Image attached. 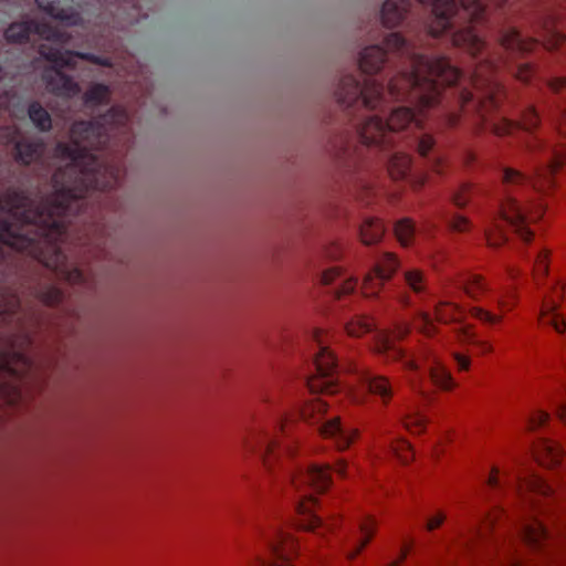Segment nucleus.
I'll return each mask as SVG.
<instances>
[{"label": "nucleus", "mask_w": 566, "mask_h": 566, "mask_svg": "<svg viewBox=\"0 0 566 566\" xmlns=\"http://www.w3.org/2000/svg\"><path fill=\"white\" fill-rule=\"evenodd\" d=\"M31 34H36L41 39L52 42V44L63 45L70 40V35L45 22L28 20L11 23L4 32V38L10 43H27Z\"/></svg>", "instance_id": "obj_7"}, {"label": "nucleus", "mask_w": 566, "mask_h": 566, "mask_svg": "<svg viewBox=\"0 0 566 566\" xmlns=\"http://www.w3.org/2000/svg\"><path fill=\"white\" fill-rule=\"evenodd\" d=\"M511 566H520L517 563H513Z\"/></svg>", "instance_id": "obj_56"}, {"label": "nucleus", "mask_w": 566, "mask_h": 566, "mask_svg": "<svg viewBox=\"0 0 566 566\" xmlns=\"http://www.w3.org/2000/svg\"><path fill=\"white\" fill-rule=\"evenodd\" d=\"M467 160H468V164L469 163H473L474 161V155L473 154H468L467 155Z\"/></svg>", "instance_id": "obj_52"}, {"label": "nucleus", "mask_w": 566, "mask_h": 566, "mask_svg": "<svg viewBox=\"0 0 566 566\" xmlns=\"http://www.w3.org/2000/svg\"><path fill=\"white\" fill-rule=\"evenodd\" d=\"M55 45L42 43L39 46V53L44 60L53 64V66L46 67L43 71L42 81L45 83L46 90L56 96L73 97L80 93L78 84L61 71L63 67H75L76 59H82L101 66H112L109 57L98 56L94 53L63 51Z\"/></svg>", "instance_id": "obj_2"}, {"label": "nucleus", "mask_w": 566, "mask_h": 566, "mask_svg": "<svg viewBox=\"0 0 566 566\" xmlns=\"http://www.w3.org/2000/svg\"><path fill=\"white\" fill-rule=\"evenodd\" d=\"M287 423L285 420H276L269 426L263 422L253 424L240 440V447L243 453H255L262 459L264 467L269 471L274 470L276 462L284 467V461L293 455L294 447L292 442L282 446L279 440V433L285 434Z\"/></svg>", "instance_id": "obj_3"}, {"label": "nucleus", "mask_w": 566, "mask_h": 566, "mask_svg": "<svg viewBox=\"0 0 566 566\" xmlns=\"http://www.w3.org/2000/svg\"><path fill=\"white\" fill-rule=\"evenodd\" d=\"M108 86L102 83H96L84 93L83 99L85 105L96 106L101 104H106L108 102Z\"/></svg>", "instance_id": "obj_26"}, {"label": "nucleus", "mask_w": 566, "mask_h": 566, "mask_svg": "<svg viewBox=\"0 0 566 566\" xmlns=\"http://www.w3.org/2000/svg\"><path fill=\"white\" fill-rule=\"evenodd\" d=\"M28 116L32 124L42 133L50 132L52 128V118L49 112L36 101L28 106Z\"/></svg>", "instance_id": "obj_22"}, {"label": "nucleus", "mask_w": 566, "mask_h": 566, "mask_svg": "<svg viewBox=\"0 0 566 566\" xmlns=\"http://www.w3.org/2000/svg\"><path fill=\"white\" fill-rule=\"evenodd\" d=\"M549 419V415L541 409L534 410L527 418L528 429L535 430L544 426Z\"/></svg>", "instance_id": "obj_34"}, {"label": "nucleus", "mask_w": 566, "mask_h": 566, "mask_svg": "<svg viewBox=\"0 0 566 566\" xmlns=\"http://www.w3.org/2000/svg\"><path fill=\"white\" fill-rule=\"evenodd\" d=\"M316 505L317 502L312 493L301 494L300 499L294 503V510L297 516L294 524L301 530L325 534L332 526L325 524L322 517L314 512Z\"/></svg>", "instance_id": "obj_11"}, {"label": "nucleus", "mask_w": 566, "mask_h": 566, "mask_svg": "<svg viewBox=\"0 0 566 566\" xmlns=\"http://www.w3.org/2000/svg\"><path fill=\"white\" fill-rule=\"evenodd\" d=\"M453 356H454V360L457 363L459 370H468L469 369L470 359L467 356H463L459 353H455Z\"/></svg>", "instance_id": "obj_46"}, {"label": "nucleus", "mask_w": 566, "mask_h": 566, "mask_svg": "<svg viewBox=\"0 0 566 566\" xmlns=\"http://www.w3.org/2000/svg\"><path fill=\"white\" fill-rule=\"evenodd\" d=\"M127 123L128 114L119 107L92 120L75 122L71 143L55 147L67 164L54 171L50 195L31 198L15 187L0 193V272L17 271L19 254H25L72 284L85 282L84 272L69 264L62 243L71 218L83 212L90 192L111 191L119 185V169L104 163L96 151L105 149L113 130ZM40 323L41 314L32 305L23 306L17 290L1 292L0 338L8 348L0 352V373L20 379L32 368L27 349Z\"/></svg>", "instance_id": "obj_1"}, {"label": "nucleus", "mask_w": 566, "mask_h": 566, "mask_svg": "<svg viewBox=\"0 0 566 566\" xmlns=\"http://www.w3.org/2000/svg\"><path fill=\"white\" fill-rule=\"evenodd\" d=\"M394 452L402 463H408L413 458V451L409 442L401 440L392 447Z\"/></svg>", "instance_id": "obj_33"}, {"label": "nucleus", "mask_w": 566, "mask_h": 566, "mask_svg": "<svg viewBox=\"0 0 566 566\" xmlns=\"http://www.w3.org/2000/svg\"><path fill=\"white\" fill-rule=\"evenodd\" d=\"M395 233L401 245H409L415 237L416 227L410 219H401L395 226Z\"/></svg>", "instance_id": "obj_30"}, {"label": "nucleus", "mask_w": 566, "mask_h": 566, "mask_svg": "<svg viewBox=\"0 0 566 566\" xmlns=\"http://www.w3.org/2000/svg\"><path fill=\"white\" fill-rule=\"evenodd\" d=\"M532 74H533V69L528 63L521 64L517 66V77L521 81H523V82L530 81Z\"/></svg>", "instance_id": "obj_43"}, {"label": "nucleus", "mask_w": 566, "mask_h": 566, "mask_svg": "<svg viewBox=\"0 0 566 566\" xmlns=\"http://www.w3.org/2000/svg\"><path fill=\"white\" fill-rule=\"evenodd\" d=\"M265 538L269 557L256 556L251 566H293L291 559L298 549L297 542L279 527L272 528Z\"/></svg>", "instance_id": "obj_8"}, {"label": "nucleus", "mask_w": 566, "mask_h": 566, "mask_svg": "<svg viewBox=\"0 0 566 566\" xmlns=\"http://www.w3.org/2000/svg\"><path fill=\"white\" fill-rule=\"evenodd\" d=\"M562 297L563 289L556 283V285L553 286L552 293L543 296L538 314L539 322L543 325L553 327L558 334H563L566 331V321L557 312Z\"/></svg>", "instance_id": "obj_12"}, {"label": "nucleus", "mask_w": 566, "mask_h": 566, "mask_svg": "<svg viewBox=\"0 0 566 566\" xmlns=\"http://www.w3.org/2000/svg\"><path fill=\"white\" fill-rule=\"evenodd\" d=\"M413 144L417 146L419 155L423 158H428L432 169L437 170V172H440L442 159L437 155L431 156V151L434 147L433 137L428 133H422L415 137Z\"/></svg>", "instance_id": "obj_20"}, {"label": "nucleus", "mask_w": 566, "mask_h": 566, "mask_svg": "<svg viewBox=\"0 0 566 566\" xmlns=\"http://www.w3.org/2000/svg\"><path fill=\"white\" fill-rule=\"evenodd\" d=\"M409 333V327L399 325L392 332L378 331L375 334L374 349L376 353L385 355L387 359L401 360L405 368L416 371L419 369L418 361L408 356L401 347L396 345V340L402 338Z\"/></svg>", "instance_id": "obj_9"}, {"label": "nucleus", "mask_w": 566, "mask_h": 566, "mask_svg": "<svg viewBox=\"0 0 566 566\" xmlns=\"http://www.w3.org/2000/svg\"><path fill=\"white\" fill-rule=\"evenodd\" d=\"M510 483L512 484L513 491L521 494L532 493L543 497H551L555 493L554 488L546 480L536 474H530L524 479L518 476L512 479Z\"/></svg>", "instance_id": "obj_15"}, {"label": "nucleus", "mask_w": 566, "mask_h": 566, "mask_svg": "<svg viewBox=\"0 0 566 566\" xmlns=\"http://www.w3.org/2000/svg\"><path fill=\"white\" fill-rule=\"evenodd\" d=\"M385 232L384 224L378 219H367L360 226V238L365 244L378 242Z\"/></svg>", "instance_id": "obj_24"}, {"label": "nucleus", "mask_w": 566, "mask_h": 566, "mask_svg": "<svg viewBox=\"0 0 566 566\" xmlns=\"http://www.w3.org/2000/svg\"><path fill=\"white\" fill-rule=\"evenodd\" d=\"M410 0H386L380 11L381 22L391 29L403 21L409 12Z\"/></svg>", "instance_id": "obj_17"}, {"label": "nucleus", "mask_w": 566, "mask_h": 566, "mask_svg": "<svg viewBox=\"0 0 566 566\" xmlns=\"http://www.w3.org/2000/svg\"><path fill=\"white\" fill-rule=\"evenodd\" d=\"M312 337L316 345L312 363L315 375L306 376L304 385L313 394H334L340 388L339 366L334 354L324 345L323 332L315 329Z\"/></svg>", "instance_id": "obj_4"}, {"label": "nucleus", "mask_w": 566, "mask_h": 566, "mask_svg": "<svg viewBox=\"0 0 566 566\" xmlns=\"http://www.w3.org/2000/svg\"><path fill=\"white\" fill-rule=\"evenodd\" d=\"M399 261L392 253H384L377 261L375 268L365 276L361 290L365 296L378 294L385 281H388L397 271Z\"/></svg>", "instance_id": "obj_10"}, {"label": "nucleus", "mask_w": 566, "mask_h": 566, "mask_svg": "<svg viewBox=\"0 0 566 566\" xmlns=\"http://www.w3.org/2000/svg\"><path fill=\"white\" fill-rule=\"evenodd\" d=\"M427 418L423 415H416L406 421V427L413 433H420L427 426Z\"/></svg>", "instance_id": "obj_38"}, {"label": "nucleus", "mask_w": 566, "mask_h": 566, "mask_svg": "<svg viewBox=\"0 0 566 566\" xmlns=\"http://www.w3.org/2000/svg\"><path fill=\"white\" fill-rule=\"evenodd\" d=\"M409 552V546L406 544L403 545V547L401 548V555H400V558L397 559V560H394L389 566H399L400 563L402 562V559L407 556Z\"/></svg>", "instance_id": "obj_48"}, {"label": "nucleus", "mask_w": 566, "mask_h": 566, "mask_svg": "<svg viewBox=\"0 0 566 566\" xmlns=\"http://www.w3.org/2000/svg\"><path fill=\"white\" fill-rule=\"evenodd\" d=\"M565 6H566V0H565Z\"/></svg>", "instance_id": "obj_57"}, {"label": "nucleus", "mask_w": 566, "mask_h": 566, "mask_svg": "<svg viewBox=\"0 0 566 566\" xmlns=\"http://www.w3.org/2000/svg\"><path fill=\"white\" fill-rule=\"evenodd\" d=\"M507 274L510 277L515 279L518 275V271L514 268H507Z\"/></svg>", "instance_id": "obj_51"}, {"label": "nucleus", "mask_w": 566, "mask_h": 566, "mask_svg": "<svg viewBox=\"0 0 566 566\" xmlns=\"http://www.w3.org/2000/svg\"><path fill=\"white\" fill-rule=\"evenodd\" d=\"M530 516L534 517L522 524L520 534L526 544L534 548H539L542 543L548 539L549 532L536 513L532 512Z\"/></svg>", "instance_id": "obj_16"}, {"label": "nucleus", "mask_w": 566, "mask_h": 566, "mask_svg": "<svg viewBox=\"0 0 566 566\" xmlns=\"http://www.w3.org/2000/svg\"><path fill=\"white\" fill-rule=\"evenodd\" d=\"M472 191V186L467 184L462 185L459 191L453 195L454 205L458 207H464L470 201Z\"/></svg>", "instance_id": "obj_37"}, {"label": "nucleus", "mask_w": 566, "mask_h": 566, "mask_svg": "<svg viewBox=\"0 0 566 566\" xmlns=\"http://www.w3.org/2000/svg\"><path fill=\"white\" fill-rule=\"evenodd\" d=\"M400 301H401V303H403V304H408V303H409L408 297H407V296H403V295H401V296H400Z\"/></svg>", "instance_id": "obj_53"}, {"label": "nucleus", "mask_w": 566, "mask_h": 566, "mask_svg": "<svg viewBox=\"0 0 566 566\" xmlns=\"http://www.w3.org/2000/svg\"><path fill=\"white\" fill-rule=\"evenodd\" d=\"M444 521V515L442 513L437 514L436 516L431 517L427 524L426 527L428 531H432L437 527H439Z\"/></svg>", "instance_id": "obj_47"}, {"label": "nucleus", "mask_w": 566, "mask_h": 566, "mask_svg": "<svg viewBox=\"0 0 566 566\" xmlns=\"http://www.w3.org/2000/svg\"><path fill=\"white\" fill-rule=\"evenodd\" d=\"M457 333L462 342H471L474 339V334L469 326L462 325Z\"/></svg>", "instance_id": "obj_45"}, {"label": "nucleus", "mask_w": 566, "mask_h": 566, "mask_svg": "<svg viewBox=\"0 0 566 566\" xmlns=\"http://www.w3.org/2000/svg\"><path fill=\"white\" fill-rule=\"evenodd\" d=\"M471 315L483 323L486 324H496L501 321V316L494 315L489 311H485L481 307H472Z\"/></svg>", "instance_id": "obj_36"}, {"label": "nucleus", "mask_w": 566, "mask_h": 566, "mask_svg": "<svg viewBox=\"0 0 566 566\" xmlns=\"http://www.w3.org/2000/svg\"><path fill=\"white\" fill-rule=\"evenodd\" d=\"M375 326L374 319L368 316L356 315L348 323H346L345 328L348 335L358 337L365 333H368Z\"/></svg>", "instance_id": "obj_29"}, {"label": "nucleus", "mask_w": 566, "mask_h": 566, "mask_svg": "<svg viewBox=\"0 0 566 566\" xmlns=\"http://www.w3.org/2000/svg\"><path fill=\"white\" fill-rule=\"evenodd\" d=\"M547 273V252L541 251L537 254L536 261L534 263V275L536 281L541 275H545Z\"/></svg>", "instance_id": "obj_39"}, {"label": "nucleus", "mask_w": 566, "mask_h": 566, "mask_svg": "<svg viewBox=\"0 0 566 566\" xmlns=\"http://www.w3.org/2000/svg\"><path fill=\"white\" fill-rule=\"evenodd\" d=\"M71 2H74V0H71V1H70V0H66V1H64V2H63V6H65V7H71L75 12H77L78 14H81V13H80V12H78V11H77L73 6H72V4H71ZM80 17H82V15H80ZM82 21H83V18H81V21H80L76 25L81 24V23H82ZM65 24H66V25H69L67 23H65Z\"/></svg>", "instance_id": "obj_50"}, {"label": "nucleus", "mask_w": 566, "mask_h": 566, "mask_svg": "<svg viewBox=\"0 0 566 566\" xmlns=\"http://www.w3.org/2000/svg\"><path fill=\"white\" fill-rule=\"evenodd\" d=\"M549 91L559 99H566V77L555 76L548 81Z\"/></svg>", "instance_id": "obj_32"}, {"label": "nucleus", "mask_w": 566, "mask_h": 566, "mask_svg": "<svg viewBox=\"0 0 566 566\" xmlns=\"http://www.w3.org/2000/svg\"><path fill=\"white\" fill-rule=\"evenodd\" d=\"M418 327L427 336H431L436 333V326L433 321L428 314H422L419 318Z\"/></svg>", "instance_id": "obj_40"}, {"label": "nucleus", "mask_w": 566, "mask_h": 566, "mask_svg": "<svg viewBox=\"0 0 566 566\" xmlns=\"http://www.w3.org/2000/svg\"><path fill=\"white\" fill-rule=\"evenodd\" d=\"M403 281L408 289L416 294H422L427 290V281L422 271L409 269L403 273Z\"/></svg>", "instance_id": "obj_28"}, {"label": "nucleus", "mask_w": 566, "mask_h": 566, "mask_svg": "<svg viewBox=\"0 0 566 566\" xmlns=\"http://www.w3.org/2000/svg\"><path fill=\"white\" fill-rule=\"evenodd\" d=\"M336 279H340V272L337 268H332L323 272L321 281L324 285H331Z\"/></svg>", "instance_id": "obj_42"}, {"label": "nucleus", "mask_w": 566, "mask_h": 566, "mask_svg": "<svg viewBox=\"0 0 566 566\" xmlns=\"http://www.w3.org/2000/svg\"><path fill=\"white\" fill-rule=\"evenodd\" d=\"M497 304L499 306L502 308V310H511L512 305L509 304L507 301H505L504 298H499L497 300Z\"/></svg>", "instance_id": "obj_49"}, {"label": "nucleus", "mask_w": 566, "mask_h": 566, "mask_svg": "<svg viewBox=\"0 0 566 566\" xmlns=\"http://www.w3.org/2000/svg\"><path fill=\"white\" fill-rule=\"evenodd\" d=\"M429 376L430 380L441 389H451L454 386V380L447 368L438 363L433 361V364L429 367Z\"/></svg>", "instance_id": "obj_25"}, {"label": "nucleus", "mask_w": 566, "mask_h": 566, "mask_svg": "<svg viewBox=\"0 0 566 566\" xmlns=\"http://www.w3.org/2000/svg\"><path fill=\"white\" fill-rule=\"evenodd\" d=\"M434 313L436 318L441 323L458 322L461 317V310L453 302H439Z\"/></svg>", "instance_id": "obj_27"}, {"label": "nucleus", "mask_w": 566, "mask_h": 566, "mask_svg": "<svg viewBox=\"0 0 566 566\" xmlns=\"http://www.w3.org/2000/svg\"><path fill=\"white\" fill-rule=\"evenodd\" d=\"M353 371L356 374L358 381L370 394L377 395L381 398L384 403H388L392 397L394 389L390 381L379 375L373 374L370 370L354 366Z\"/></svg>", "instance_id": "obj_13"}, {"label": "nucleus", "mask_w": 566, "mask_h": 566, "mask_svg": "<svg viewBox=\"0 0 566 566\" xmlns=\"http://www.w3.org/2000/svg\"><path fill=\"white\" fill-rule=\"evenodd\" d=\"M357 286V280L342 279V282L338 286L333 287L332 293L335 297L339 298L342 295L352 293Z\"/></svg>", "instance_id": "obj_35"}, {"label": "nucleus", "mask_w": 566, "mask_h": 566, "mask_svg": "<svg viewBox=\"0 0 566 566\" xmlns=\"http://www.w3.org/2000/svg\"><path fill=\"white\" fill-rule=\"evenodd\" d=\"M552 403L555 407L558 418L566 423V385L554 396Z\"/></svg>", "instance_id": "obj_31"}, {"label": "nucleus", "mask_w": 566, "mask_h": 566, "mask_svg": "<svg viewBox=\"0 0 566 566\" xmlns=\"http://www.w3.org/2000/svg\"><path fill=\"white\" fill-rule=\"evenodd\" d=\"M45 144L41 138L23 137L14 144V159L18 164L29 166L41 159Z\"/></svg>", "instance_id": "obj_14"}, {"label": "nucleus", "mask_w": 566, "mask_h": 566, "mask_svg": "<svg viewBox=\"0 0 566 566\" xmlns=\"http://www.w3.org/2000/svg\"><path fill=\"white\" fill-rule=\"evenodd\" d=\"M29 294L34 301H39L48 306H55L63 300L62 291L51 284L32 286Z\"/></svg>", "instance_id": "obj_21"}, {"label": "nucleus", "mask_w": 566, "mask_h": 566, "mask_svg": "<svg viewBox=\"0 0 566 566\" xmlns=\"http://www.w3.org/2000/svg\"><path fill=\"white\" fill-rule=\"evenodd\" d=\"M449 224L452 230L458 232H462L469 229V220L460 214L453 216L450 219Z\"/></svg>", "instance_id": "obj_41"}, {"label": "nucleus", "mask_w": 566, "mask_h": 566, "mask_svg": "<svg viewBox=\"0 0 566 566\" xmlns=\"http://www.w3.org/2000/svg\"><path fill=\"white\" fill-rule=\"evenodd\" d=\"M528 504H530V507H531L532 510H534V509H535V505H536V504H535V501H534L533 499H531V500L528 501Z\"/></svg>", "instance_id": "obj_54"}, {"label": "nucleus", "mask_w": 566, "mask_h": 566, "mask_svg": "<svg viewBox=\"0 0 566 566\" xmlns=\"http://www.w3.org/2000/svg\"><path fill=\"white\" fill-rule=\"evenodd\" d=\"M374 521L369 517L359 523V535L353 537L344 548L347 558L356 557L367 545L374 534Z\"/></svg>", "instance_id": "obj_18"}, {"label": "nucleus", "mask_w": 566, "mask_h": 566, "mask_svg": "<svg viewBox=\"0 0 566 566\" xmlns=\"http://www.w3.org/2000/svg\"><path fill=\"white\" fill-rule=\"evenodd\" d=\"M499 469L497 468H493L489 478H488V485L491 488V489H500L501 485H502V482L500 480V475H499Z\"/></svg>", "instance_id": "obj_44"}, {"label": "nucleus", "mask_w": 566, "mask_h": 566, "mask_svg": "<svg viewBox=\"0 0 566 566\" xmlns=\"http://www.w3.org/2000/svg\"><path fill=\"white\" fill-rule=\"evenodd\" d=\"M537 460L542 465H558L564 458V449L555 441L542 440L539 442Z\"/></svg>", "instance_id": "obj_19"}, {"label": "nucleus", "mask_w": 566, "mask_h": 566, "mask_svg": "<svg viewBox=\"0 0 566 566\" xmlns=\"http://www.w3.org/2000/svg\"><path fill=\"white\" fill-rule=\"evenodd\" d=\"M354 400H355L356 402H359V401H360V400H359V398H358L357 396H354Z\"/></svg>", "instance_id": "obj_55"}, {"label": "nucleus", "mask_w": 566, "mask_h": 566, "mask_svg": "<svg viewBox=\"0 0 566 566\" xmlns=\"http://www.w3.org/2000/svg\"><path fill=\"white\" fill-rule=\"evenodd\" d=\"M460 285L468 296L473 300H479L486 291H489L484 279L478 274L465 275L461 280Z\"/></svg>", "instance_id": "obj_23"}, {"label": "nucleus", "mask_w": 566, "mask_h": 566, "mask_svg": "<svg viewBox=\"0 0 566 566\" xmlns=\"http://www.w3.org/2000/svg\"><path fill=\"white\" fill-rule=\"evenodd\" d=\"M328 402L317 398L306 402L300 410V417L313 423H317L322 437L332 439L338 450H344L357 438V430L345 428L338 417H332L322 422Z\"/></svg>", "instance_id": "obj_6"}, {"label": "nucleus", "mask_w": 566, "mask_h": 566, "mask_svg": "<svg viewBox=\"0 0 566 566\" xmlns=\"http://www.w3.org/2000/svg\"><path fill=\"white\" fill-rule=\"evenodd\" d=\"M284 469V480L290 491L302 492V489L308 488L315 492H324L331 485L332 471L339 476L347 475V464L344 460H338L334 468L329 464H311L307 467H297L295 469Z\"/></svg>", "instance_id": "obj_5"}]
</instances>
